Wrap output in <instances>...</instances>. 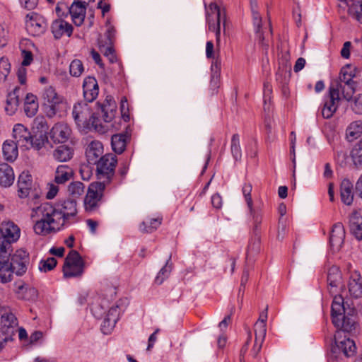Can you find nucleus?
Masks as SVG:
<instances>
[{"label":"nucleus","mask_w":362,"mask_h":362,"mask_svg":"<svg viewBox=\"0 0 362 362\" xmlns=\"http://www.w3.org/2000/svg\"><path fill=\"white\" fill-rule=\"evenodd\" d=\"M345 230L341 223L338 222L333 226L330 233L329 243L334 250H339L344 240Z\"/></svg>","instance_id":"19"},{"label":"nucleus","mask_w":362,"mask_h":362,"mask_svg":"<svg viewBox=\"0 0 362 362\" xmlns=\"http://www.w3.org/2000/svg\"><path fill=\"white\" fill-rule=\"evenodd\" d=\"M23 61L21 63L22 66H28L33 62V54L30 51L23 50L22 51Z\"/></svg>","instance_id":"62"},{"label":"nucleus","mask_w":362,"mask_h":362,"mask_svg":"<svg viewBox=\"0 0 362 362\" xmlns=\"http://www.w3.org/2000/svg\"><path fill=\"white\" fill-rule=\"evenodd\" d=\"M334 325L344 332H349L355 326V320L352 315L345 313L341 317H334Z\"/></svg>","instance_id":"31"},{"label":"nucleus","mask_w":362,"mask_h":362,"mask_svg":"<svg viewBox=\"0 0 362 362\" xmlns=\"http://www.w3.org/2000/svg\"><path fill=\"white\" fill-rule=\"evenodd\" d=\"M42 107L48 117H53L59 110L62 98L52 86L45 88L42 93Z\"/></svg>","instance_id":"6"},{"label":"nucleus","mask_w":362,"mask_h":362,"mask_svg":"<svg viewBox=\"0 0 362 362\" xmlns=\"http://www.w3.org/2000/svg\"><path fill=\"white\" fill-rule=\"evenodd\" d=\"M117 163V158L112 153L105 154L100 158V160L95 164L96 165V176L98 180L97 182H103L105 186L109 184L115 175Z\"/></svg>","instance_id":"3"},{"label":"nucleus","mask_w":362,"mask_h":362,"mask_svg":"<svg viewBox=\"0 0 362 362\" xmlns=\"http://www.w3.org/2000/svg\"><path fill=\"white\" fill-rule=\"evenodd\" d=\"M252 188V187L250 183H245L242 189L247 207H251V205L252 204V199L251 197Z\"/></svg>","instance_id":"60"},{"label":"nucleus","mask_w":362,"mask_h":362,"mask_svg":"<svg viewBox=\"0 0 362 362\" xmlns=\"http://www.w3.org/2000/svg\"><path fill=\"white\" fill-rule=\"evenodd\" d=\"M120 312L121 308L118 303L110 308L101 325V329L104 334H107L110 333L115 327L119 318Z\"/></svg>","instance_id":"13"},{"label":"nucleus","mask_w":362,"mask_h":362,"mask_svg":"<svg viewBox=\"0 0 362 362\" xmlns=\"http://www.w3.org/2000/svg\"><path fill=\"white\" fill-rule=\"evenodd\" d=\"M100 112L105 122H110L113 119L116 112V105L111 97H107L105 103L98 107L97 114L100 115Z\"/></svg>","instance_id":"24"},{"label":"nucleus","mask_w":362,"mask_h":362,"mask_svg":"<svg viewBox=\"0 0 362 362\" xmlns=\"http://www.w3.org/2000/svg\"><path fill=\"white\" fill-rule=\"evenodd\" d=\"M334 297L332 304V319L334 322V317H341L345 313L344 299L341 296L334 294Z\"/></svg>","instance_id":"40"},{"label":"nucleus","mask_w":362,"mask_h":362,"mask_svg":"<svg viewBox=\"0 0 362 362\" xmlns=\"http://www.w3.org/2000/svg\"><path fill=\"white\" fill-rule=\"evenodd\" d=\"M20 90L21 88L19 87H16L7 95L4 110L8 115H13L18 109L20 104Z\"/></svg>","instance_id":"23"},{"label":"nucleus","mask_w":362,"mask_h":362,"mask_svg":"<svg viewBox=\"0 0 362 362\" xmlns=\"http://www.w3.org/2000/svg\"><path fill=\"white\" fill-rule=\"evenodd\" d=\"M30 262L29 255L25 250H18L11 256L9 265L17 276L23 275Z\"/></svg>","instance_id":"8"},{"label":"nucleus","mask_w":362,"mask_h":362,"mask_svg":"<svg viewBox=\"0 0 362 362\" xmlns=\"http://www.w3.org/2000/svg\"><path fill=\"white\" fill-rule=\"evenodd\" d=\"M351 156L354 164L357 168H362V137L354 146L351 152Z\"/></svg>","instance_id":"44"},{"label":"nucleus","mask_w":362,"mask_h":362,"mask_svg":"<svg viewBox=\"0 0 362 362\" xmlns=\"http://www.w3.org/2000/svg\"><path fill=\"white\" fill-rule=\"evenodd\" d=\"M73 175L74 171L69 165H59L55 172L54 182L57 184H64L71 180Z\"/></svg>","instance_id":"34"},{"label":"nucleus","mask_w":362,"mask_h":362,"mask_svg":"<svg viewBox=\"0 0 362 362\" xmlns=\"http://www.w3.org/2000/svg\"><path fill=\"white\" fill-rule=\"evenodd\" d=\"M32 186V177L28 172H23L18 180V193L20 198L28 196Z\"/></svg>","instance_id":"27"},{"label":"nucleus","mask_w":362,"mask_h":362,"mask_svg":"<svg viewBox=\"0 0 362 362\" xmlns=\"http://www.w3.org/2000/svg\"><path fill=\"white\" fill-rule=\"evenodd\" d=\"M14 178L13 168L6 163H0V185L8 187L13 183Z\"/></svg>","instance_id":"29"},{"label":"nucleus","mask_w":362,"mask_h":362,"mask_svg":"<svg viewBox=\"0 0 362 362\" xmlns=\"http://www.w3.org/2000/svg\"><path fill=\"white\" fill-rule=\"evenodd\" d=\"M349 228L351 234L358 240H362V210L354 211L349 218Z\"/></svg>","instance_id":"21"},{"label":"nucleus","mask_w":362,"mask_h":362,"mask_svg":"<svg viewBox=\"0 0 362 362\" xmlns=\"http://www.w3.org/2000/svg\"><path fill=\"white\" fill-rule=\"evenodd\" d=\"M100 49L103 53L104 56L106 57L110 63H114L117 61V57L115 54V50L112 47V45H102V42H100Z\"/></svg>","instance_id":"54"},{"label":"nucleus","mask_w":362,"mask_h":362,"mask_svg":"<svg viewBox=\"0 0 362 362\" xmlns=\"http://www.w3.org/2000/svg\"><path fill=\"white\" fill-rule=\"evenodd\" d=\"M327 285L329 292L332 295L338 293L344 286L341 272L336 265H332L328 269Z\"/></svg>","instance_id":"10"},{"label":"nucleus","mask_w":362,"mask_h":362,"mask_svg":"<svg viewBox=\"0 0 362 362\" xmlns=\"http://www.w3.org/2000/svg\"><path fill=\"white\" fill-rule=\"evenodd\" d=\"M171 255H170L165 264L160 269L155 278V284L160 285L168 279L171 273L173 264L170 263Z\"/></svg>","instance_id":"43"},{"label":"nucleus","mask_w":362,"mask_h":362,"mask_svg":"<svg viewBox=\"0 0 362 362\" xmlns=\"http://www.w3.org/2000/svg\"><path fill=\"white\" fill-rule=\"evenodd\" d=\"M105 187L103 182H93L89 185L84 199V207L86 212L93 214L98 210L102 203Z\"/></svg>","instance_id":"4"},{"label":"nucleus","mask_w":362,"mask_h":362,"mask_svg":"<svg viewBox=\"0 0 362 362\" xmlns=\"http://www.w3.org/2000/svg\"><path fill=\"white\" fill-rule=\"evenodd\" d=\"M37 97L32 93H28L25 98L24 112L28 117L35 115L38 110Z\"/></svg>","instance_id":"37"},{"label":"nucleus","mask_w":362,"mask_h":362,"mask_svg":"<svg viewBox=\"0 0 362 362\" xmlns=\"http://www.w3.org/2000/svg\"><path fill=\"white\" fill-rule=\"evenodd\" d=\"M83 261L76 250H71L66 256L64 267V276L66 278L80 276L83 272Z\"/></svg>","instance_id":"5"},{"label":"nucleus","mask_w":362,"mask_h":362,"mask_svg":"<svg viewBox=\"0 0 362 362\" xmlns=\"http://www.w3.org/2000/svg\"><path fill=\"white\" fill-rule=\"evenodd\" d=\"M356 87L357 83H331L329 89L332 93L338 95V98L341 95L345 100L349 101L356 92Z\"/></svg>","instance_id":"15"},{"label":"nucleus","mask_w":362,"mask_h":362,"mask_svg":"<svg viewBox=\"0 0 362 362\" xmlns=\"http://www.w3.org/2000/svg\"><path fill=\"white\" fill-rule=\"evenodd\" d=\"M254 329L257 342L263 343L267 333L266 323H264L262 320L257 321Z\"/></svg>","instance_id":"50"},{"label":"nucleus","mask_w":362,"mask_h":362,"mask_svg":"<svg viewBox=\"0 0 362 362\" xmlns=\"http://www.w3.org/2000/svg\"><path fill=\"white\" fill-rule=\"evenodd\" d=\"M339 100L340 98H338V95L332 93L329 89L328 98L325 100L322 110V115L324 118L329 119L332 117L338 107Z\"/></svg>","instance_id":"22"},{"label":"nucleus","mask_w":362,"mask_h":362,"mask_svg":"<svg viewBox=\"0 0 362 362\" xmlns=\"http://www.w3.org/2000/svg\"><path fill=\"white\" fill-rule=\"evenodd\" d=\"M18 325V320L16 316L11 313H5L1 315L0 330L11 340L16 332V327Z\"/></svg>","instance_id":"14"},{"label":"nucleus","mask_w":362,"mask_h":362,"mask_svg":"<svg viewBox=\"0 0 362 362\" xmlns=\"http://www.w3.org/2000/svg\"><path fill=\"white\" fill-rule=\"evenodd\" d=\"M355 75L348 70V69L343 68L341 70L339 80L332 81V83H357L353 80Z\"/></svg>","instance_id":"52"},{"label":"nucleus","mask_w":362,"mask_h":362,"mask_svg":"<svg viewBox=\"0 0 362 362\" xmlns=\"http://www.w3.org/2000/svg\"><path fill=\"white\" fill-rule=\"evenodd\" d=\"M348 287L351 296L356 298L362 297V276L358 272L351 274Z\"/></svg>","instance_id":"26"},{"label":"nucleus","mask_w":362,"mask_h":362,"mask_svg":"<svg viewBox=\"0 0 362 362\" xmlns=\"http://www.w3.org/2000/svg\"><path fill=\"white\" fill-rule=\"evenodd\" d=\"M59 214H54V206L44 203L33 208L30 214V218L35 222L33 230L37 235H47L56 233L62 227L59 221Z\"/></svg>","instance_id":"1"},{"label":"nucleus","mask_w":362,"mask_h":362,"mask_svg":"<svg viewBox=\"0 0 362 362\" xmlns=\"http://www.w3.org/2000/svg\"><path fill=\"white\" fill-rule=\"evenodd\" d=\"M230 151L235 160H240L242 151L240 145V136L238 134H233L231 138Z\"/></svg>","instance_id":"46"},{"label":"nucleus","mask_w":362,"mask_h":362,"mask_svg":"<svg viewBox=\"0 0 362 362\" xmlns=\"http://www.w3.org/2000/svg\"><path fill=\"white\" fill-rule=\"evenodd\" d=\"M18 146L13 140H6L2 145L4 158L9 162L16 160L18 156Z\"/></svg>","instance_id":"30"},{"label":"nucleus","mask_w":362,"mask_h":362,"mask_svg":"<svg viewBox=\"0 0 362 362\" xmlns=\"http://www.w3.org/2000/svg\"><path fill=\"white\" fill-rule=\"evenodd\" d=\"M103 146L99 141H91L86 150V156L90 165H95L103 157Z\"/></svg>","instance_id":"17"},{"label":"nucleus","mask_w":362,"mask_h":362,"mask_svg":"<svg viewBox=\"0 0 362 362\" xmlns=\"http://www.w3.org/2000/svg\"><path fill=\"white\" fill-rule=\"evenodd\" d=\"M211 84L214 81L215 78H218L221 72V60L218 57L213 59L211 66Z\"/></svg>","instance_id":"58"},{"label":"nucleus","mask_w":362,"mask_h":362,"mask_svg":"<svg viewBox=\"0 0 362 362\" xmlns=\"http://www.w3.org/2000/svg\"><path fill=\"white\" fill-rule=\"evenodd\" d=\"M33 128L37 129L40 133H44L47 134L48 127L46 120L43 117H36L34 120Z\"/></svg>","instance_id":"59"},{"label":"nucleus","mask_w":362,"mask_h":362,"mask_svg":"<svg viewBox=\"0 0 362 362\" xmlns=\"http://www.w3.org/2000/svg\"><path fill=\"white\" fill-rule=\"evenodd\" d=\"M71 130L69 126L63 122L55 124L50 130L51 139L54 143H64L70 137Z\"/></svg>","instance_id":"12"},{"label":"nucleus","mask_w":362,"mask_h":362,"mask_svg":"<svg viewBox=\"0 0 362 362\" xmlns=\"http://www.w3.org/2000/svg\"><path fill=\"white\" fill-rule=\"evenodd\" d=\"M84 185L79 181L72 182L68 187L69 194L74 198H78L84 193Z\"/></svg>","instance_id":"49"},{"label":"nucleus","mask_w":362,"mask_h":362,"mask_svg":"<svg viewBox=\"0 0 362 362\" xmlns=\"http://www.w3.org/2000/svg\"><path fill=\"white\" fill-rule=\"evenodd\" d=\"M83 90L85 100L88 103L93 102L99 93L97 80L92 76L85 78L83 83Z\"/></svg>","instance_id":"18"},{"label":"nucleus","mask_w":362,"mask_h":362,"mask_svg":"<svg viewBox=\"0 0 362 362\" xmlns=\"http://www.w3.org/2000/svg\"><path fill=\"white\" fill-rule=\"evenodd\" d=\"M73 118L78 127H86L91 124L97 131H103V127L100 119L93 112L88 103L78 102L74 105L72 111Z\"/></svg>","instance_id":"2"},{"label":"nucleus","mask_w":362,"mask_h":362,"mask_svg":"<svg viewBox=\"0 0 362 362\" xmlns=\"http://www.w3.org/2000/svg\"><path fill=\"white\" fill-rule=\"evenodd\" d=\"M31 133L22 124H16L13 128V141L21 148L29 149V144H31Z\"/></svg>","instance_id":"11"},{"label":"nucleus","mask_w":362,"mask_h":362,"mask_svg":"<svg viewBox=\"0 0 362 362\" xmlns=\"http://www.w3.org/2000/svg\"><path fill=\"white\" fill-rule=\"evenodd\" d=\"M162 222V218H147L140 225V230L144 233H152L156 230Z\"/></svg>","instance_id":"41"},{"label":"nucleus","mask_w":362,"mask_h":362,"mask_svg":"<svg viewBox=\"0 0 362 362\" xmlns=\"http://www.w3.org/2000/svg\"><path fill=\"white\" fill-rule=\"evenodd\" d=\"M260 251V239L258 236L252 238L248 244L246 258L247 259L253 257Z\"/></svg>","instance_id":"48"},{"label":"nucleus","mask_w":362,"mask_h":362,"mask_svg":"<svg viewBox=\"0 0 362 362\" xmlns=\"http://www.w3.org/2000/svg\"><path fill=\"white\" fill-rule=\"evenodd\" d=\"M252 17L256 38L258 40L259 44L267 49L269 45L264 42V36L262 30V16L259 12H254V13L252 14Z\"/></svg>","instance_id":"36"},{"label":"nucleus","mask_w":362,"mask_h":362,"mask_svg":"<svg viewBox=\"0 0 362 362\" xmlns=\"http://www.w3.org/2000/svg\"><path fill=\"white\" fill-rule=\"evenodd\" d=\"M74 154V151L68 146L62 145L58 146L53 152V157L59 162L69 160Z\"/></svg>","instance_id":"39"},{"label":"nucleus","mask_w":362,"mask_h":362,"mask_svg":"<svg viewBox=\"0 0 362 362\" xmlns=\"http://www.w3.org/2000/svg\"><path fill=\"white\" fill-rule=\"evenodd\" d=\"M16 293L18 298L25 300L34 301L38 296V291L35 288L29 287L23 283L18 285Z\"/></svg>","instance_id":"32"},{"label":"nucleus","mask_w":362,"mask_h":362,"mask_svg":"<svg viewBox=\"0 0 362 362\" xmlns=\"http://www.w3.org/2000/svg\"><path fill=\"white\" fill-rule=\"evenodd\" d=\"M47 27V23L42 16L34 12L27 14L25 28L30 35L40 36L45 32Z\"/></svg>","instance_id":"7"},{"label":"nucleus","mask_w":362,"mask_h":362,"mask_svg":"<svg viewBox=\"0 0 362 362\" xmlns=\"http://www.w3.org/2000/svg\"><path fill=\"white\" fill-rule=\"evenodd\" d=\"M0 230L3 235L1 238L8 240L11 244L12 242L18 240L20 237V228L13 222L3 223L0 227Z\"/></svg>","instance_id":"25"},{"label":"nucleus","mask_w":362,"mask_h":362,"mask_svg":"<svg viewBox=\"0 0 362 362\" xmlns=\"http://www.w3.org/2000/svg\"><path fill=\"white\" fill-rule=\"evenodd\" d=\"M86 2L74 0L69 8L72 21L76 26L81 25L84 21L86 13Z\"/></svg>","instance_id":"16"},{"label":"nucleus","mask_w":362,"mask_h":362,"mask_svg":"<svg viewBox=\"0 0 362 362\" xmlns=\"http://www.w3.org/2000/svg\"><path fill=\"white\" fill-rule=\"evenodd\" d=\"M47 141V134L44 133L37 134L34 136H31V144H29V148L32 147L39 151L42 149Z\"/></svg>","instance_id":"47"},{"label":"nucleus","mask_w":362,"mask_h":362,"mask_svg":"<svg viewBox=\"0 0 362 362\" xmlns=\"http://www.w3.org/2000/svg\"><path fill=\"white\" fill-rule=\"evenodd\" d=\"M54 214H59V221L63 226L70 217L75 216L77 214L76 200L67 199L54 206Z\"/></svg>","instance_id":"9"},{"label":"nucleus","mask_w":362,"mask_h":362,"mask_svg":"<svg viewBox=\"0 0 362 362\" xmlns=\"http://www.w3.org/2000/svg\"><path fill=\"white\" fill-rule=\"evenodd\" d=\"M248 209L253 222L254 229L257 230L262 223V217L261 210L259 208L253 207L252 204L251 207H248Z\"/></svg>","instance_id":"55"},{"label":"nucleus","mask_w":362,"mask_h":362,"mask_svg":"<svg viewBox=\"0 0 362 362\" xmlns=\"http://www.w3.org/2000/svg\"><path fill=\"white\" fill-rule=\"evenodd\" d=\"M340 195L341 202L351 205L354 200V186L352 182L347 178H344L340 184Z\"/></svg>","instance_id":"28"},{"label":"nucleus","mask_w":362,"mask_h":362,"mask_svg":"<svg viewBox=\"0 0 362 362\" xmlns=\"http://www.w3.org/2000/svg\"><path fill=\"white\" fill-rule=\"evenodd\" d=\"M11 71V64L5 57L0 59V83H4Z\"/></svg>","instance_id":"51"},{"label":"nucleus","mask_w":362,"mask_h":362,"mask_svg":"<svg viewBox=\"0 0 362 362\" xmlns=\"http://www.w3.org/2000/svg\"><path fill=\"white\" fill-rule=\"evenodd\" d=\"M84 71L83 63L79 59H74L69 66V72L72 76L78 77Z\"/></svg>","instance_id":"53"},{"label":"nucleus","mask_w":362,"mask_h":362,"mask_svg":"<svg viewBox=\"0 0 362 362\" xmlns=\"http://www.w3.org/2000/svg\"><path fill=\"white\" fill-rule=\"evenodd\" d=\"M362 134V121L357 120L351 122L346 129L347 137L353 140Z\"/></svg>","instance_id":"45"},{"label":"nucleus","mask_w":362,"mask_h":362,"mask_svg":"<svg viewBox=\"0 0 362 362\" xmlns=\"http://www.w3.org/2000/svg\"><path fill=\"white\" fill-rule=\"evenodd\" d=\"M351 43L349 41L345 42L341 50V55L344 59H349L350 57V49Z\"/></svg>","instance_id":"64"},{"label":"nucleus","mask_w":362,"mask_h":362,"mask_svg":"<svg viewBox=\"0 0 362 362\" xmlns=\"http://www.w3.org/2000/svg\"><path fill=\"white\" fill-rule=\"evenodd\" d=\"M337 347L346 356H352L356 351V345L354 341L349 338L344 337V339L338 341L335 339Z\"/></svg>","instance_id":"38"},{"label":"nucleus","mask_w":362,"mask_h":362,"mask_svg":"<svg viewBox=\"0 0 362 362\" xmlns=\"http://www.w3.org/2000/svg\"><path fill=\"white\" fill-rule=\"evenodd\" d=\"M352 110L356 114L362 115V93L355 98Z\"/></svg>","instance_id":"61"},{"label":"nucleus","mask_w":362,"mask_h":362,"mask_svg":"<svg viewBox=\"0 0 362 362\" xmlns=\"http://www.w3.org/2000/svg\"><path fill=\"white\" fill-rule=\"evenodd\" d=\"M129 136L126 133H120L112 136L111 144L112 150L118 154H121L126 148L127 141Z\"/></svg>","instance_id":"35"},{"label":"nucleus","mask_w":362,"mask_h":362,"mask_svg":"<svg viewBox=\"0 0 362 362\" xmlns=\"http://www.w3.org/2000/svg\"><path fill=\"white\" fill-rule=\"evenodd\" d=\"M13 273L15 272L7 260L0 261V281L1 283L10 282Z\"/></svg>","instance_id":"42"},{"label":"nucleus","mask_w":362,"mask_h":362,"mask_svg":"<svg viewBox=\"0 0 362 362\" xmlns=\"http://www.w3.org/2000/svg\"><path fill=\"white\" fill-rule=\"evenodd\" d=\"M51 30L55 39H59L64 35L70 37L73 33L72 25L62 19L54 21L51 25Z\"/></svg>","instance_id":"20"},{"label":"nucleus","mask_w":362,"mask_h":362,"mask_svg":"<svg viewBox=\"0 0 362 362\" xmlns=\"http://www.w3.org/2000/svg\"><path fill=\"white\" fill-rule=\"evenodd\" d=\"M57 265V260L54 257H49L45 260H41L39 264V269L47 272L52 270Z\"/></svg>","instance_id":"57"},{"label":"nucleus","mask_w":362,"mask_h":362,"mask_svg":"<svg viewBox=\"0 0 362 362\" xmlns=\"http://www.w3.org/2000/svg\"><path fill=\"white\" fill-rule=\"evenodd\" d=\"M11 244L5 238H0V259L6 260L11 255Z\"/></svg>","instance_id":"56"},{"label":"nucleus","mask_w":362,"mask_h":362,"mask_svg":"<svg viewBox=\"0 0 362 362\" xmlns=\"http://www.w3.org/2000/svg\"><path fill=\"white\" fill-rule=\"evenodd\" d=\"M115 28L112 26H109V28H107V30L105 33V36H106L105 45H112L113 40L115 37Z\"/></svg>","instance_id":"63"},{"label":"nucleus","mask_w":362,"mask_h":362,"mask_svg":"<svg viewBox=\"0 0 362 362\" xmlns=\"http://www.w3.org/2000/svg\"><path fill=\"white\" fill-rule=\"evenodd\" d=\"M209 8L212 11H214L216 13V19H217V23L215 25L214 23H211L209 16L207 13L206 14V20L209 23V28L210 30L215 32L216 33V42L218 43L220 41V37H221V30H220V25L221 21V13L219 6L215 4L211 3L209 5Z\"/></svg>","instance_id":"33"}]
</instances>
